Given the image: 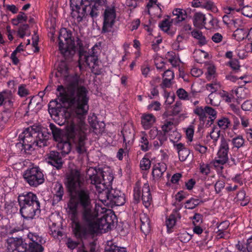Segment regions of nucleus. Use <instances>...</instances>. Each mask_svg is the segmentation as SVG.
<instances>
[{
    "mask_svg": "<svg viewBox=\"0 0 252 252\" xmlns=\"http://www.w3.org/2000/svg\"><path fill=\"white\" fill-rule=\"evenodd\" d=\"M57 91L63 103L67 102L72 109L75 118L66 126L67 139L72 140L75 145L77 152L80 155L87 153L85 141L87 139L85 131L86 125L84 122L89 106V91L83 86H78V82L70 83L67 87L68 93L62 85L58 86Z\"/></svg>",
    "mask_w": 252,
    "mask_h": 252,
    "instance_id": "1",
    "label": "nucleus"
},
{
    "mask_svg": "<svg viewBox=\"0 0 252 252\" xmlns=\"http://www.w3.org/2000/svg\"><path fill=\"white\" fill-rule=\"evenodd\" d=\"M70 200L67 204L68 212L79 213L78 209L81 208V213L86 218L88 214H92L94 210L93 208L91 193L86 186L70 193Z\"/></svg>",
    "mask_w": 252,
    "mask_h": 252,
    "instance_id": "2",
    "label": "nucleus"
},
{
    "mask_svg": "<svg viewBox=\"0 0 252 252\" xmlns=\"http://www.w3.org/2000/svg\"><path fill=\"white\" fill-rule=\"evenodd\" d=\"M18 201L20 214L25 219H33L40 214V202L35 194L32 192L23 193L19 195Z\"/></svg>",
    "mask_w": 252,
    "mask_h": 252,
    "instance_id": "3",
    "label": "nucleus"
},
{
    "mask_svg": "<svg viewBox=\"0 0 252 252\" xmlns=\"http://www.w3.org/2000/svg\"><path fill=\"white\" fill-rule=\"evenodd\" d=\"M81 214L82 221H80L79 213L68 212L69 218L71 221L72 231L75 236L78 239L85 238L88 234H94L92 220L93 216L88 214L86 218Z\"/></svg>",
    "mask_w": 252,
    "mask_h": 252,
    "instance_id": "4",
    "label": "nucleus"
},
{
    "mask_svg": "<svg viewBox=\"0 0 252 252\" xmlns=\"http://www.w3.org/2000/svg\"><path fill=\"white\" fill-rule=\"evenodd\" d=\"M64 184L69 193L86 186L84 175L76 168H69L65 174Z\"/></svg>",
    "mask_w": 252,
    "mask_h": 252,
    "instance_id": "5",
    "label": "nucleus"
},
{
    "mask_svg": "<svg viewBox=\"0 0 252 252\" xmlns=\"http://www.w3.org/2000/svg\"><path fill=\"white\" fill-rule=\"evenodd\" d=\"M59 48L65 59L72 57L75 53V42L72 39V32L66 28L61 29L58 36Z\"/></svg>",
    "mask_w": 252,
    "mask_h": 252,
    "instance_id": "6",
    "label": "nucleus"
},
{
    "mask_svg": "<svg viewBox=\"0 0 252 252\" xmlns=\"http://www.w3.org/2000/svg\"><path fill=\"white\" fill-rule=\"evenodd\" d=\"M102 191L99 194V200L105 205H115L121 206L125 203L124 194L120 190L111 189L109 190L102 189Z\"/></svg>",
    "mask_w": 252,
    "mask_h": 252,
    "instance_id": "7",
    "label": "nucleus"
},
{
    "mask_svg": "<svg viewBox=\"0 0 252 252\" xmlns=\"http://www.w3.org/2000/svg\"><path fill=\"white\" fill-rule=\"evenodd\" d=\"M25 181L32 187H37L45 181L43 173L38 166L29 168L23 175Z\"/></svg>",
    "mask_w": 252,
    "mask_h": 252,
    "instance_id": "8",
    "label": "nucleus"
},
{
    "mask_svg": "<svg viewBox=\"0 0 252 252\" xmlns=\"http://www.w3.org/2000/svg\"><path fill=\"white\" fill-rule=\"evenodd\" d=\"M133 191L134 199L137 203H138L141 199L143 204L146 208H148L151 205L152 202V197L149 185L148 183H145L143 186L141 196V183L140 181H137L135 183Z\"/></svg>",
    "mask_w": 252,
    "mask_h": 252,
    "instance_id": "9",
    "label": "nucleus"
},
{
    "mask_svg": "<svg viewBox=\"0 0 252 252\" xmlns=\"http://www.w3.org/2000/svg\"><path fill=\"white\" fill-rule=\"evenodd\" d=\"M105 1L104 0H88L85 6L82 7L84 18L87 13L93 19L96 18L102 13Z\"/></svg>",
    "mask_w": 252,
    "mask_h": 252,
    "instance_id": "10",
    "label": "nucleus"
},
{
    "mask_svg": "<svg viewBox=\"0 0 252 252\" xmlns=\"http://www.w3.org/2000/svg\"><path fill=\"white\" fill-rule=\"evenodd\" d=\"M230 140L223 137L221 138V141L217 157L213 161V164L216 167L223 168L222 165L228 161V154L229 150V142Z\"/></svg>",
    "mask_w": 252,
    "mask_h": 252,
    "instance_id": "11",
    "label": "nucleus"
},
{
    "mask_svg": "<svg viewBox=\"0 0 252 252\" xmlns=\"http://www.w3.org/2000/svg\"><path fill=\"white\" fill-rule=\"evenodd\" d=\"M116 17V5L113 3L111 5L105 6L103 13V23L102 33L111 32L115 22Z\"/></svg>",
    "mask_w": 252,
    "mask_h": 252,
    "instance_id": "12",
    "label": "nucleus"
},
{
    "mask_svg": "<svg viewBox=\"0 0 252 252\" xmlns=\"http://www.w3.org/2000/svg\"><path fill=\"white\" fill-rule=\"evenodd\" d=\"M104 172L99 169L98 170H94L93 174L90 175V179L92 184L95 185L96 188L107 189L111 186L113 180L112 175H109L108 177V181L105 179V175Z\"/></svg>",
    "mask_w": 252,
    "mask_h": 252,
    "instance_id": "13",
    "label": "nucleus"
},
{
    "mask_svg": "<svg viewBox=\"0 0 252 252\" xmlns=\"http://www.w3.org/2000/svg\"><path fill=\"white\" fill-rule=\"evenodd\" d=\"M34 129L32 126L29 127L19 135V138L23 141L22 146L25 152L30 154V152L34 150L33 146H35V137L33 135Z\"/></svg>",
    "mask_w": 252,
    "mask_h": 252,
    "instance_id": "14",
    "label": "nucleus"
},
{
    "mask_svg": "<svg viewBox=\"0 0 252 252\" xmlns=\"http://www.w3.org/2000/svg\"><path fill=\"white\" fill-rule=\"evenodd\" d=\"M8 252H27L28 243L22 237H11L7 240Z\"/></svg>",
    "mask_w": 252,
    "mask_h": 252,
    "instance_id": "15",
    "label": "nucleus"
},
{
    "mask_svg": "<svg viewBox=\"0 0 252 252\" xmlns=\"http://www.w3.org/2000/svg\"><path fill=\"white\" fill-rule=\"evenodd\" d=\"M88 0H70V5L71 9V16L74 22L79 23L84 18L82 13V7L85 6Z\"/></svg>",
    "mask_w": 252,
    "mask_h": 252,
    "instance_id": "16",
    "label": "nucleus"
},
{
    "mask_svg": "<svg viewBox=\"0 0 252 252\" xmlns=\"http://www.w3.org/2000/svg\"><path fill=\"white\" fill-rule=\"evenodd\" d=\"M193 113L198 117L199 120L203 123L207 118V115H208L211 124L214 122L217 114V111L209 106H206L204 108L202 106H196L193 110Z\"/></svg>",
    "mask_w": 252,
    "mask_h": 252,
    "instance_id": "17",
    "label": "nucleus"
},
{
    "mask_svg": "<svg viewBox=\"0 0 252 252\" xmlns=\"http://www.w3.org/2000/svg\"><path fill=\"white\" fill-rule=\"evenodd\" d=\"M34 129L33 135L35 137V146L43 147L47 146V141L49 139L50 133L46 128H41L39 126H32Z\"/></svg>",
    "mask_w": 252,
    "mask_h": 252,
    "instance_id": "18",
    "label": "nucleus"
},
{
    "mask_svg": "<svg viewBox=\"0 0 252 252\" xmlns=\"http://www.w3.org/2000/svg\"><path fill=\"white\" fill-rule=\"evenodd\" d=\"M28 236L31 242L28 243L27 252H42L44 248L41 245L45 242L44 239L36 233H30Z\"/></svg>",
    "mask_w": 252,
    "mask_h": 252,
    "instance_id": "19",
    "label": "nucleus"
},
{
    "mask_svg": "<svg viewBox=\"0 0 252 252\" xmlns=\"http://www.w3.org/2000/svg\"><path fill=\"white\" fill-rule=\"evenodd\" d=\"M15 89L11 90H4L0 92V106L3 108H14Z\"/></svg>",
    "mask_w": 252,
    "mask_h": 252,
    "instance_id": "20",
    "label": "nucleus"
},
{
    "mask_svg": "<svg viewBox=\"0 0 252 252\" xmlns=\"http://www.w3.org/2000/svg\"><path fill=\"white\" fill-rule=\"evenodd\" d=\"M93 216L92 222L94 233L98 232V231H103L104 232L109 230L105 218L104 216H102L100 219H97L98 213L94 210L92 213Z\"/></svg>",
    "mask_w": 252,
    "mask_h": 252,
    "instance_id": "21",
    "label": "nucleus"
},
{
    "mask_svg": "<svg viewBox=\"0 0 252 252\" xmlns=\"http://www.w3.org/2000/svg\"><path fill=\"white\" fill-rule=\"evenodd\" d=\"M47 162L57 170L62 168L63 164V155L56 151H51L47 155Z\"/></svg>",
    "mask_w": 252,
    "mask_h": 252,
    "instance_id": "22",
    "label": "nucleus"
},
{
    "mask_svg": "<svg viewBox=\"0 0 252 252\" xmlns=\"http://www.w3.org/2000/svg\"><path fill=\"white\" fill-rule=\"evenodd\" d=\"M98 61L97 55H90L89 53L86 51L84 53L82 51L80 52V56H79V64L81 62L83 63H85L88 66L91 67V65L92 64V67L94 68L95 65H97Z\"/></svg>",
    "mask_w": 252,
    "mask_h": 252,
    "instance_id": "23",
    "label": "nucleus"
},
{
    "mask_svg": "<svg viewBox=\"0 0 252 252\" xmlns=\"http://www.w3.org/2000/svg\"><path fill=\"white\" fill-rule=\"evenodd\" d=\"M167 169L166 164L164 162H158L153 166L152 176L155 180L160 179Z\"/></svg>",
    "mask_w": 252,
    "mask_h": 252,
    "instance_id": "24",
    "label": "nucleus"
},
{
    "mask_svg": "<svg viewBox=\"0 0 252 252\" xmlns=\"http://www.w3.org/2000/svg\"><path fill=\"white\" fill-rule=\"evenodd\" d=\"M156 121L152 114H143L141 118V125L144 129H150Z\"/></svg>",
    "mask_w": 252,
    "mask_h": 252,
    "instance_id": "25",
    "label": "nucleus"
},
{
    "mask_svg": "<svg viewBox=\"0 0 252 252\" xmlns=\"http://www.w3.org/2000/svg\"><path fill=\"white\" fill-rule=\"evenodd\" d=\"M61 224L59 221L57 222L50 220L49 222L50 234L55 238H58L59 236L62 237L63 233L61 231L62 228H61Z\"/></svg>",
    "mask_w": 252,
    "mask_h": 252,
    "instance_id": "26",
    "label": "nucleus"
},
{
    "mask_svg": "<svg viewBox=\"0 0 252 252\" xmlns=\"http://www.w3.org/2000/svg\"><path fill=\"white\" fill-rule=\"evenodd\" d=\"M89 123L93 129V131L95 134H98L102 133L104 131L105 126L104 123L103 122H98L96 117L92 118L91 120L89 119Z\"/></svg>",
    "mask_w": 252,
    "mask_h": 252,
    "instance_id": "27",
    "label": "nucleus"
},
{
    "mask_svg": "<svg viewBox=\"0 0 252 252\" xmlns=\"http://www.w3.org/2000/svg\"><path fill=\"white\" fill-rule=\"evenodd\" d=\"M54 190L55 193L53 195V203H57L62 200L64 194V189L61 183L57 182L54 185Z\"/></svg>",
    "mask_w": 252,
    "mask_h": 252,
    "instance_id": "28",
    "label": "nucleus"
},
{
    "mask_svg": "<svg viewBox=\"0 0 252 252\" xmlns=\"http://www.w3.org/2000/svg\"><path fill=\"white\" fill-rule=\"evenodd\" d=\"M123 141L126 145L132 143L134 139V132L132 128L125 126L122 131Z\"/></svg>",
    "mask_w": 252,
    "mask_h": 252,
    "instance_id": "29",
    "label": "nucleus"
},
{
    "mask_svg": "<svg viewBox=\"0 0 252 252\" xmlns=\"http://www.w3.org/2000/svg\"><path fill=\"white\" fill-rule=\"evenodd\" d=\"M140 229L143 233L147 235L151 230L150 220L147 215L143 214L140 215Z\"/></svg>",
    "mask_w": 252,
    "mask_h": 252,
    "instance_id": "30",
    "label": "nucleus"
},
{
    "mask_svg": "<svg viewBox=\"0 0 252 252\" xmlns=\"http://www.w3.org/2000/svg\"><path fill=\"white\" fill-rule=\"evenodd\" d=\"M173 15L175 17L172 19V22L179 23L184 21L187 17L186 10L181 8H175L173 10Z\"/></svg>",
    "mask_w": 252,
    "mask_h": 252,
    "instance_id": "31",
    "label": "nucleus"
},
{
    "mask_svg": "<svg viewBox=\"0 0 252 252\" xmlns=\"http://www.w3.org/2000/svg\"><path fill=\"white\" fill-rule=\"evenodd\" d=\"M206 17L201 12H196L193 17L194 26L198 28H202L206 24Z\"/></svg>",
    "mask_w": 252,
    "mask_h": 252,
    "instance_id": "32",
    "label": "nucleus"
},
{
    "mask_svg": "<svg viewBox=\"0 0 252 252\" xmlns=\"http://www.w3.org/2000/svg\"><path fill=\"white\" fill-rule=\"evenodd\" d=\"M9 232L10 234L16 233L23 230V225L20 219H15L13 220L9 227Z\"/></svg>",
    "mask_w": 252,
    "mask_h": 252,
    "instance_id": "33",
    "label": "nucleus"
},
{
    "mask_svg": "<svg viewBox=\"0 0 252 252\" xmlns=\"http://www.w3.org/2000/svg\"><path fill=\"white\" fill-rule=\"evenodd\" d=\"M177 217L180 218L181 217L178 212L175 210L166 220V225L168 229L172 228L174 226L176 222Z\"/></svg>",
    "mask_w": 252,
    "mask_h": 252,
    "instance_id": "34",
    "label": "nucleus"
},
{
    "mask_svg": "<svg viewBox=\"0 0 252 252\" xmlns=\"http://www.w3.org/2000/svg\"><path fill=\"white\" fill-rule=\"evenodd\" d=\"M58 71L56 72L57 77H66L68 75V68L65 62H62L58 67Z\"/></svg>",
    "mask_w": 252,
    "mask_h": 252,
    "instance_id": "35",
    "label": "nucleus"
},
{
    "mask_svg": "<svg viewBox=\"0 0 252 252\" xmlns=\"http://www.w3.org/2000/svg\"><path fill=\"white\" fill-rule=\"evenodd\" d=\"M58 147L61 149V154L65 156L68 154L71 150V145L69 141H60L58 144Z\"/></svg>",
    "mask_w": 252,
    "mask_h": 252,
    "instance_id": "36",
    "label": "nucleus"
},
{
    "mask_svg": "<svg viewBox=\"0 0 252 252\" xmlns=\"http://www.w3.org/2000/svg\"><path fill=\"white\" fill-rule=\"evenodd\" d=\"M42 98H41V97L33 96L30 99L28 104V109H30V108H32L35 107L36 108V110L40 109L42 107Z\"/></svg>",
    "mask_w": 252,
    "mask_h": 252,
    "instance_id": "37",
    "label": "nucleus"
},
{
    "mask_svg": "<svg viewBox=\"0 0 252 252\" xmlns=\"http://www.w3.org/2000/svg\"><path fill=\"white\" fill-rule=\"evenodd\" d=\"M249 31V29H237L233 33V36L238 41H241L245 38H247V33Z\"/></svg>",
    "mask_w": 252,
    "mask_h": 252,
    "instance_id": "38",
    "label": "nucleus"
},
{
    "mask_svg": "<svg viewBox=\"0 0 252 252\" xmlns=\"http://www.w3.org/2000/svg\"><path fill=\"white\" fill-rule=\"evenodd\" d=\"M54 139L60 142L62 140V132L60 128L57 127L54 124L51 123L49 125Z\"/></svg>",
    "mask_w": 252,
    "mask_h": 252,
    "instance_id": "39",
    "label": "nucleus"
},
{
    "mask_svg": "<svg viewBox=\"0 0 252 252\" xmlns=\"http://www.w3.org/2000/svg\"><path fill=\"white\" fill-rule=\"evenodd\" d=\"M220 93H211L206 101L213 106H218L220 102Z\"/></svg>",
    "mask_w": 252,
    "mask_h": 252,
    "instance_id": "40",
    "label": "nucleus"
},
{
    "mask_svg": "<svg viewBox=\"0 0 252 252\" xmlns=\"http://www.w3.org/2000/svg\"><path fill=\"white\" fill-rule=\"evenodd\" d=\"M13 108H3L0 114V125L1 123H6L12 115V109Z\"/></svg>",
    "mask_w": 252,
    "mask_h": 252,
    "instance_id": "41",
    "label": "nucleus"
},
{
    "mask_svg": "<svg viewBox=\"0 0 252 252\" xmlns=\"http://www.w3.org/2000/svg\"><path fill=\"white\" fill-rule=\"evenodd\" d=\"M104 216L110 230L111 229L112 226H114V223L117 220L116 216L114 213L110 210H109L108 212H106V214H104Z\"/></svg>",
    "mask_w": 252,
    "mask_h": 252,
    "instance_id": "42",
    "label": "nucleus"
},
{
    "mask_svg": "<svg viewBox=\"0 0 252 252\" xmlns=\"http://www.w3.org/2000/svg\"><path fill=\"white\" fill-rule=\"evenodd\" d=\"M167 140L166 134H163L162 131H159V135L153 142V146L156 149H158L161 147Z\"/></svg>",
    "mask_w": 252,
    "mask_h": 252,
    "instance_id": "43",
    "label": "nucleus"
},
{
    "mask_svg": "<svg viewBox=\"0 0 252 252\" xmlns=\"http://www.w3.org/2000/svg\"><path fill=\"white\" fill-rule=\"evenodd\" d=\"M142 135L141 137L140 140V147L141 149L144 152L148 151L150 147L151 146V145H150L149 141L147 138V136L145 132H142Z\"/></svg>",
    "mask_w": 252,
    "mask_h": 252,
    "instance_id": "44",
    "label": "nucleus"
},
{
    "mask_svg": "<svg viewBox=\"0 0 252 252\" xmlns=\"http://www.w3.org/2000/svg\"><path fill=\"white\" fill-rule=\"evenodd\" d=\"M245 142V139L242 135H238L231 140V143L234 148L239 149L244 146Z\"/></svg>",
    "mask_w": 252,
    "mask_h": 252,
    "instance_id": "45",
    "label": "nucleus"
},
{
    "mask_svg": "<svg viewBox=\"0 0 252 252\" xmlns=\"http://www.w3.org/2000/svg\"><path fill=\"white\" fill-rule=\"evenodd\" d=\"M217 124L220 128L226 130L230 126L231 121L228 118L223 117L218 120Z\"/></svg>",
    "mask_w": 252,
    "mask_h": 252,
    "instance_id": "46",
    "label": "nucleus"
},
{
    "mask_svg": "<svg viewBox=\"0 0 252 252\" xmlns=\"http://www.w3.org/2000/svg\"><path fill=\"white\" fill-rule=\"evenodd\" d=\"M202 202L203 201L198 199L191 198L186 202L185 208L190 210L193 209Z\"/></svg>",
    "mask_w": 252,
    "mask_h": 252,
    "instance_id": "47",
    "label": "nucleus"
},
{
    "mask_svg": "<svg viewBox=\"0 0 252 252\" xmlns=\"http://www.w3.org/2000/svg\"><path fill=\"white\" fill-rule=\"evenodd\" d=\"M202 8H204L214 12L218 11L217 6L212 0H204L203 4L202 5Z\"/></svg>",
    "mask_w": 252,
    "mask_h": 252,
    "instance_id": "48",
    "label": "nucleus"
},
{
    "mask_svg": "<svg viewBox=\"0 0 252 252\" xmlns=\"http://www.w3.org/2000/svg\"><path fill=\"white\" fill-rule=\"evenodd\" d=\"M192 36L198 40L199 43L203 45L206 43V38L203 35L202 32L199 31L194 30L191 32Z\"/></svg>",
    "mask_w": 252,
    "mask_h": 252,
    "instance_id": "49",
    "label": "nucleus"
},
{
    "mask_svg": "<svg viewBox=\"0 0 252 252\" xmlns=\"http://www.w3.org/2000/svg\"><path fill=\"white\" fill-rule=\"evenodd\" d=\"M220 130H218V128L213 127L212 131L210 133V136L213 140V142L214 143V145H216L220 136Z\"/></svg>",
    "mask_w": 252,
    "mask_h": 252,
    "instance_id": "50",
    "label": "nucleus"
},
{
    "mask_svg": "<svg viewBox=\"0 0 252 252\" xmlns=\"http://www.w3.org/2000/svg\"><path fill=\"white\" fill-rule=\"evenodd\" d=\"M172 23V21H170L168 19H165L159 24V27L163 32H168Z\"/></svg>",
    "mask_w": 252,
    "mask_h": 252,
    "instance_id": "51",
    "label": "nucleus"
},
{
    "mask_svg": "<svg viewBox=\"0 0 252 252\" xmlns=\"http://www.w3.org/2000/svg\"><path fill=\"white\" fill-rule=\"evenodd\" d=\"M174 127V125L173 122L168 121H165L163 125H162L161 127L162 130L163 132V134H165L166 133L173 129Z\"/></svg>",
    "mask_w": 252,
    "mask_h": 252,
    "instance_id": "52",
    "label": "nucleus"
},
{
    "mask_svg": "<svg viewBox=\"0 0 252 252\" xmlns=\"http://www.w3.org/2000/svg\"><path fill=\"white\" fill-rule=\"evenodd\" d=\"M151 165V160L145 157L143 158L140 162V167L143 170H147L150 169Z\"/></svg>",
    "mask_w": 252,
    "mask_h": 252,
    "instance_id": "53",
    "label": "nucleus"
},
{
    "mask_svg": "<svg viewBox=\"0 0 252 252\" xmlns=\"http://www.w3.org/2000/svg\"><path fill=\"white\" fill-rule=\"evenodd\" d=\"M17 94L20 97H26L30 94V92L26 85L22 84L18 87Z\"/></svg>",
    "mask_w": 252,
    "mask_h": 252,
    "instance_id": "54",
    "label": "nucleus"
},
{
    "mask_svg": "<svg viewBox=\"0 0 252 252\" xmlns=\"http://www.w3.org/2000/svg\"><path fill=\"white\" fill-rule=\"evenodd\" d=\"M193 148L197 151L199 152L201 154H205L207 148L203 145H201L197 142H193L191 144Z\"/></svg>",
    "mask_w": 252,
    "mask_h": 252,
    "instance_id": "55",
    "label": "nucleus"
},
{
    "mask_svg": "<svg viewBox=\"0 0 252 252\" xmlns=\"http://www.w3.org/2000/svg\"><path fill=\"white\" fill-rule=\"evenodd\" d=\"M178 96L183 100H189V97L188 93L183 89H179L176 92Z\"/></svg>",
    "mask_w": 252,
    "mask_h": 252,
    "instance_id": "56",
    "label": "nucleus"
},
{
    "mask_svg": "<svg viewBox=\"0 0 252 252\" xmlns=\"http://www.w3.org/2000/svg\"><path fill=\"white\" fill-rule=\"evenodd\" d=\"M29 26L28 24H24L20 26L18 31V34L21 38H23L29 30Z\"/></svg>",
    "mask_w": 252,
    "mask_h": 252,
    "instance_id": "57",
    "label": "nucleus"
},
{
    "mask_svg": "<svg viewBox=\"0 0 252 252\" xmlns=\"http://www.w3.org/2000/svg\"><path fill=\"white\" fill-rule=\"evenodd\" d=\"M190 154V151L188 148H186L180 152H178L179 158L180 161H185Z\"/></svg>",
    "mask_w": 252,
    "mask_h": 252,
    "instance_id": "58",
    "label": "nucleus"
},
{
    "mask_svg": "<svg viewBox=\"0 0 252 252\" xmlns=\"http://www.w3.org/2000/svg\"><path fill=\"white\" fill-rule=\"evenodd\" d=\"M199 169L200 172L205 175H207L210 172V166L208 164L200 163Z\"/></svg>",
    "mask_w": 252,
    "mask_h": 252,
    "instance_id": "59",
    "label": "nucleus"
},
{
    "mask_svg": "<svg viewBox=\"0 0 252 252\" xmlns=\"http://www.w3.org/2000/svg\"><path fill=\"white\" fill-rule=\"evenodd\" d=\"M225 182L222 179L219 180L215 185V189L217 193L221 192L222 189L224 188Z\"/></svg>",
    "mask_w": 252,
    "mask_h": 252,
    "instance_id": "60",
    "label": "nucleus"
},
{
    "mask_svg": "<svg viewBox=\"0 0 252 252\" xmlns=\"http://www.w3.org/2000/svg\"><path fill=\"white\" fill-rule=\"evenodd\" d=\"M207 90L211 92V93H215V92L220 88V85L218 83L207 84L206 85Z\"/></svg>",
    "mask_w": 252,
    "mask_h": 252,
    "instance_id": "61",
    "label": "nucleus"
},
{
    "mask_svg": "<svg viewBox=\"0 0 252 252\" xmlns=\"http://www.w3.org/2000/svg\"><path fill=\"white\" fill-rule=\"evenodd\" d=\"M242 14L251 18L252 17V7L250 6H244L241 9Z\"/></svg>",
    "mask_w": 252,
    "mask_h": 252,
    "instance_id": "62",
    "label": "nucleus"
},
{
    "mask_svg": "<svg viewBox=\"0 0 252 252\" xmlns=\"http://www.w3.org/2000/svg\"><path fill=\"white\" fill-rule=\"evenodd\" d=\"M229 63L231 68L235 72H237L240 67L239 62L237 60H232L229 62Z\"/></svg>",
    "mask_w": 252,
    "mask_h": 252,
    "instance_id": "63",
    "label": "nucleus"
},
{
    "mask_svg": "<svg viewBox=\"0 0 252 252\" xmlns=\"http://www.w3.org/2000/svg\"><path fill=\"white\" fill-rule=\"evenodd\" d=\"M107 252H127L124 248H120L116 245H112Z\"/></svg>",
    "mask_w": 252,
    "mask_h": 252,
    "instance_id": "64",
    "label": "nucleus"
}]
</instances>
